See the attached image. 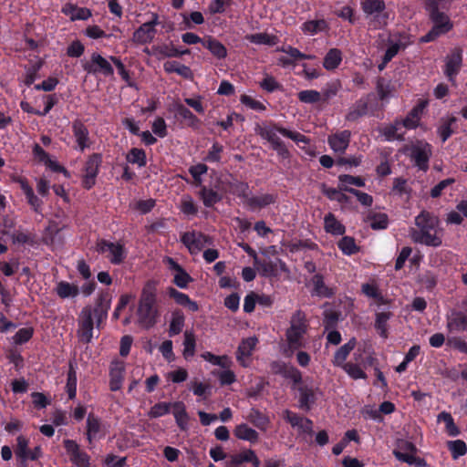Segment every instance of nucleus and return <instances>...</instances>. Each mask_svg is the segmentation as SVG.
I'll return each instance as SVG.
<instances>
[{"label": "nucleus", "mask_w": 467, "mask_h": 467, "mask_svg": "<svg viewBox=\"0 0 467 467\" xmlns=\"http://www.w3.org/2000/svg\"><path fill=\"white\" fill-rule=\"evenodd\" d=\"M156 32V29H151L148 25L142 24L134 31L132 41L140 45L150 43L155 37Z\"/></svg>", "instance_id": "5701e85b"}, {"label": "nucleus", "mask_w": 467, "mask_h": 467, "mask_svg": "<svg viewBox=\"0 0 467 467\" xmlns=\"http://www.w3.org/2000/svg\"><path fill=\"white\" fill-rule=\"evenodd\" d=\"M338 188L341 190V187H348V184L355 185L357 187H364L365 181L361 177L352 176L349 174H341L338 176Z\"/></svg>", "instance_id": "5fc2aeb1"}, {"label": "nucleus", "mask_w": 467, "mask_h": 467, "mask_svg": "<svg viewBox=\"0 0 467 467\" xmlns=\"http://www.w3.org/2000/svg\"><path fill=\"white\" fill-rule=\"evenodd\" d=\"M391 313L389 312H379L376 314L375 327L379 332V335L386 338L387 334V322L390 318Z\"/></svg>", "instance_id": "603ef678"}, {"label": "nucleus", "mask_w": 467, "mask_h": 467, "mask_svg": "<svg viewBox=\"0 0 467 467\" xmlns=\"http://www.w3.org/2000/svg\"><path fill=\"white\" fill-rule=\"evenodd\" d=\"M254 266H256L260 274L265 277L277 276L278 269L283 272L288 271L285 263L279 258H276L275 261L259 259V263H255Z\"/></svg>", "instance_id": "f3484780"}, {"label": "nucleus", "mask_w": 467, "mask_h": 467, "mask_svg": "<svg viewBox=\"0 0 467 467\" xmlns=\"http://www.w3.org/2000/svg\"><path fill=\"white\" fill-rule=\"evenodd\" d=\"M342 61V52L338 48H331L326 54L323 60V67L327 70L337 68Z\"/></svg>", "instance_id": "2f4dec72"}, {"label": "nucleus", "mask_w": 467, "mask_h": 467, "mask_svg": "<svg viewBox=\"0 0 467 467\" xmlns=\"http://www.w3.org/2000/svg\"><path fill=\"white\" fill-rule=\"evenodd\" d=\"M357 340L355 337L349 339V341L341 346L335 353L333 364L337 367H341L346 364V359L349 353L355 348Z\"/></svg>", "instance_id": "393cba45"}, {"label": "nucleus", "mask_w": 467, "mask_h": 467, "mask_svg": "<svg viewBox=\"0 0 467 467\" xmlns=\"http://www.w3.org/2000/svg\"><path fill=\"white\" fill-rule=\"evenodd\" d=\"M83 68L89 74L102 73L104 76H112L114 69L110 63L99 53H93L90 62H86Z\"/></svg>", "instance_id": "ddd939ff"}, {"label": "nucleus", "mask_w": 467, "mask_h": 467, "mask_svg": "<svg viewBox=\"0 0 467 467\" xmlns=\"http://www.w3.org/2000/svg\"><path fill=\"white\" fill-rule=\"evenodd\" d=\"M111 295L109 292H102L99 295L94 308H92V317L96 318V326L100 327V324L108 317V311L110 308Z\"/></svg>", "instance_id": "dca6fc26"}, {"label": "nucleus", "mask_w": 467, "mask_h": 467, "mask_svg": "<svg viewBox=\"0 0 467 467\" xmlns=\"http://www.w3.org/2000/svg\"><path fill=\"white\" fill-rule=\"evenodd\" d=\"M100 420L90 413L87 419V439L89 442L100 431Z\"/></svg>", "instance_id": "79ce46f5"}, {"label": "nucleus", "mask_w": 467, "mask_h": 467, "mask_svg": "<svg viewBox=\"0 0 467 467\" xmlns=\"http://www.w3.org/2000/svg\"><path fill=\"white\" fill-rule=\"evenodd\" d=\"M462 66V49L453 48L445 57V67L443 73L450 82L455 84L456 76L459 74Z\"/></svg>", "instance_id": "9d476101"}, {"label": "nucleus", "mask_w": 467, "mask_h": 467, "mask_svg": "<svg viewBox=\"0 0 467 467\" xmlns=\"http://www.w3.org/2000/svg\"><path fill=\"white\" fill-rule=\"evenodd\" d=\"M195 336L192 331L186 330L184 332V341H183V357L185 359H188L189 358H192L194 356L195 353Z\"/></svg>", "instance_id": "37998d69"}, {"label": "nucleus", "mask_w": 467, "mask_h": 467, "mask_svg": "<svg viewBox=\"0 0 467 467\" xmlns=\"http://www.w3.org/2000/svg\"><path fill=\"white\" fill-rule=\"evenodd\" d=\"M128 162L138 164L139 167H144L147 163L146 153L144 150L132 148L126 157Z\"/></svg>", "instance_id": "49530a36"}, {"label": "nucleus", "mask_w": 467, "mask_h": 467, "mask_svg": "<svg viewBox=\"0 0 467 467\" xmlns=\"http://www.w3.org/2000/svg\"><path fill=\"white\" fill-rule=\"evenodd\" d=\"M234 433L238 439L248 441L252 443L256 442L259 439L258 432L255 430L250 428L245 423L237 425L234 431Z\"/></svg>", "instance_id": "c85d7f7f"}, {"label": "nucleus", "mask_w": 467, "mask_h": 467, "mask_svg": "<svg viewBox=\"0 0 467 467\" xmlns=\"http://www.w3.org/2000/svg\"><path fill=\"white\" fill-rule=\"evenodd\" d=\"M199 194L205 207H212L222 200L221 195L217 192L208 189L205 186L202 187Z\"/></svg>", "instance_id": "58836bf2"}, {"label": "nucleus", "mask_w": 467, "mask_h": 467, "mask_svg": "<svg viewBox=\"0 0 467 467\" xmlns=\"http://www.w3.org/2000/svg\"><path fill=\"white\" fill-rule=\"evenodd\" d=\"M173 415L178 427L182 431H185L188 428L189 416L186 411V408L183 402L176 401L172 403Z\"/></svg>", "instance_id": "bb28decb"}, {"label": "nucleus", "mask_w": 467, "mask_h": 467, "mask_svg": "<svg viewBox=\"0 0 467 467\" xmlns=\"http://www.w3.org/2000/svg\"><path fill=\"white\" fill-rule=\"evenodd\" d=\"M125 366L123 362H112L109 368V389L119 390L124 380Z\"/></svg>", "instance_id": "6ab92c4d"}, {"label": "nucleus", "mask_w": 467, "mask_h": 467, "mask_svg": "<svg viewBox=\"0 0 467 467\" xmlns=\"http://www.w3.org/2000/svg\"><path fill=\"white\" fill-rule=\"evenodd\" d=\"M97 251L99 253L109 252L110 254L109 261L113 265H119L126 257L124 246L119 243H111L106 240H101L98 243Z\"/></svg>", "instance_id": "4468645a"}, {"label": "nucleus", "mask_w": 467, "mask_h": 467, "mask_svg": "<svg viewBox=\"0 0 467 467\" xmlns=\"http://www.w3.org/2000/svg\"><path fill=\"white\" fill-rule=\"evenodd\" d=\"M247 420L260 430L265 431L269 425L268 417L254 408L251 409L249 414L247 415Z\"/></svg>", "instance_id": "f704fd0d"}, {"label": "nucleus", "mask_w": 467, "mask_h": 467, "mask_svg": "<svg viewBox=\"0 0 467 467\" xmlns=\"http://www.w3.org/2000/svg\"><path fill=\"white\" fill-rule=\"evenodd\" d=\"M299 392V407L300 409L308 411L312 405L316 403V396L313 389L307 386H300Z\"/></svg>", "instance_id": "a878e982"}, {"label": "nucleus", "mask_w": 467, "mask_h": 467, "mask_svg": "<svg viewBox=\"0 0 467 467\" xmlns=\"http://www.w3.org/2000/svg\"><path fill=\"white\" fill-rule=\"evenodd\" d=\"M351 132L346 130L330 136L328 138V144L333 150L343 153L348 147Z\"/></svg>", "instance_id": "aec40b11"}, {"label": "nucleus", "mask_w": 467, "mask_h": 467, "mask_svg": "<svg viewBox=\"0 0 467 467\" xmlns=\"http://www.w3.org/2000/svg\"><path fill=\"white\" fill-rule=\"evenodd\" d=\"M393 454L397 460L402 462H406L409 465H415L416 467H425L427 465L426 461L424 459L416 457L415 453L412 452L393 451Z\"/></svg>", "instance_id": "473e14b6"}, {"label": "nucleus", "mask_w": 467, "mask_h": 467, "mask_svg": "<svg viewBox=\"0 0 467 467\" xmlns=\"http://www.w3.org/2000/svg\"><path fill=\"white\" fill-rule=\"evenodd\" d=\"M341 190L355 195L358 202L364 206H371L373 198L371 195L350 187H341Z\"/></svg>", "instance_id": "052dcab7"}, {"label": "nucleus", "mask_w": 467, "mask_h": 467, "mask_svg": "<svg viewBox=\"0 0 467 467\" xmlns=\"http://www.w3.org/2000/svg\"><path fill=\"white\" fill-rule=\"evenodd\" d=\"M66 389L68 394V398L70 400H73L77 394V374L72 366H70L69 370L67 372Z\"/></svg>", "instance_id": "13d9d810"}, {"label": "nucleus", "mask_w": 467, "mask_h": 467, "mask_svg": "<svg viewBox=\"0 0 467 467\" xmlns=\"http://www.w3.org/2000/svg\"><path fill=\"white\" fill-rule=\"evenodd\" d=\"M371 97L372 94H368L358 99L349 108L348 112L346 115V119L348 121H356L359 118L366 116L368 111V103Z\"/></svg>", "instance_id": "a211bd4d"}, {"label": "nucleus", "mask_w": 467, "mask_h": 467, "mask_svg": "<svg viewBox=\"0 0 467 467\" xmlns=\"http://www.w3.org/2000/svg\"><path fill=\"white\" fill-rule=\"evenodd\" d=\"M314 289L312 295H317L322 297H332L334 292L331 288L327 287L324 283V277L320 274H317L312 278Z\"/></svg>", "instance_id": "7c9ffc66"}, {"label": "nucleus", "mask_w": 467, "mask_h": 467, "mask_svg": "<svg viewBox=\"0 0 467 467\" xmlns=\"http://www.w3.org/2000/svg\"><path fill=\"white\" fill-rule=\"evenodd\" d=\"M185 317L183 312L176 309L171 313V318L169 326V336L173 337L180 334L184 327Z\"/></svg>", "instance_id": "cd10ccee"}, {"label": "nucleus", "mask_w": 467, "mask_h": 467, "mask_svg": "<svg viewBox=\"0 0 467 467\" xmlns=\"http://www.w3.org/2000/svg\"><path fill=\"white\" fill-rule=\"evenodd\" d=\"M343 369L354 379H366V373L357 364L347 362L341 366Z\"/></svg>", "instance_id": "680f3d73"}, {"label": "nucleus", "mask_w": 467, "mask_h": 467, "mask_svg": "<svg viewBox=\"0 0 467 467\" xmlns=\"http://www.w3.org/2000/svg\"><path fill=\"white\" fill-rule=\"evenodd\" d=\"M438 421H443L446 426V431L450 436L455 437L460 434L459 428L455 425L451 413L442 411L438 415Z\"/></svg>", "instance_id": "a18cd8bd"}, {"label": "nucleus", "mask_w": 467, "mask_h": 467, "mask_svg": "<svg viewBox=\"0 0 467 467\" xmlns=\"http://www.w3.org/2000/svg\"><path fill=\"white\" fill-rule=\"evenodd\" d=\"M64 448L69 455L70 461L78 467H89L90 457L87 452L81 451L79 445L73 440H64Z\"/></svg>", "instance_id": "f8f14e48"}, {"label": "nucleus", "mask_w": 467, "mask_h": 467, "mask_svg": "<svg viewBox=\"0 0 467 467\" xmlns=\"http://www.w3.org/2000/svg\"><path fill=\"white\" fill-rule=\"evenodd\" d=\"M34 335L32 327L20 328L13 337V341L16 345H22L29 341Z\"/></svg>", "instance_id": "bf43d9fd"}, {"label": "nucleus", "mask_w": 467, "mask_h": 467, "mask_svg": "<svg viewBox=\"0 0 467 467\" xmlns=\"http://www.w3.org/2000/svg\"><path fill=\"white\" fill-rule=\"evenodd\" d=\"M297 97L301 102L306 104H314L321 100V93L314 89L302 90Z\"/></svg>", "instance_id": "4d7b16f0"}, {"label": "nucleus", "mask_w": 467, "mask_h": 467, "mask_svg": "<svg viewBox=\"0 0 467 467\" xmlns=\"http://www.w3.org/2000/svg\"><path fill=\"white\" fill-rule=\"evenodd\" d=\"M192 281V277L184 270V268L175 273L173 276V284L180 288H186Z\"/></svg>", "instance_id": "0e129e2a"}, {"label": "nucleus", "mask_w": 467, "mask_h": 467, "mask_svg": "<svg viewBox=\"0 0 467 467\" xmlns=\"http://www.w3.org/2000/svg\"><path fill=\"white\" fill-rule=\"evenodd\" d=\"M426 10L429 13L430 19L433 23L431 29L420 38V42L428 43L435 40L440 36L446 34L452 28V23L450 17L437 8L435 0L426 2Z\"/></svg>", "instance_id": "20e7f679"}, {"label": "nucleus", "mask_w": 467, "mask_h": 467, "mask_svg": "<svg viewBox=\"0 0 467 467\" xmlns=\"http://www.w3.org/2000/svg\"><path fill=\"white\" fill-rule=\"evenodd\" d=\"M153 55L158 58L162 57H179V49L172 43L162 44L152 47Z\"/></svg>", "instance_id": "4c0bfd02"}, {"label": "nucleus", "mask_w": 467, "mask_h": 467, "mask_svg": "<svg viewBox=\"0 0 467 467\" xmlns=\"http://www.w3.org/2000/svg\"><path fill=\"white\" fill-rule=\"evenodd\" d=\"M176 115L187 121V125L198 129L200 127V119L185 106L179 104L175 108Z\"/></svg>", "instance_id": "72a5a7b5"}, {"label": "nucleus", "mask_w": 467, "mask_h": 467, "mask_svg": "<svg viewBox=\"0 0 467 467\" xmlns=\"http://www.w3.org/2000/svg\"><path fill=\"white\" fill-rule=\"evenodd\" d=\"M202 45L218 59L225 58L227 56L226 47L220 41L212 36L204 38V41H202Z\"/></svg>", "instance_id": "b1692460"}, {"label": "nucleus", "mask_w": 467, "mask_h": 467, "mask_svg": "<svg viewBox=\"0 0 467 467\" xmlns=\"http://www.w3.org/2000/svg\"><path fill=\"white\" fill-rule=\"evenodd\" d=\"M304 316L301 311L292 317L291 327L286 331V338L291 348H299L302 347L301 338L306 333V325L303 323Z\"/></svg>", "instance_id": "6e6552de"}, {"label": "nucleus", "mask_w": 467, "mask_h": 467, "mask_svg": "<svg viewBox=\"0 0 467 467\" xmlns=\"http://www.w3.org/2000/svg\"><path fill=\"white\" fill-rule=\"evenodd\" d=\"M256 343V337H248L244 339L237 349V359H240L242 357H249L252 354V351L254 350Z\"/></svg>", "instance_id": "de8ad7c7"}, {"label": "nucleus", "mask_w": 467, "mask_h": 467, "mask_svg": "<svg viewBox=\"0 0 467 467\" xmlns=\"http://www.w3.org/2000/svg\"><path fill=\"white\" fill-rule=\"evenodd\" d=\"M447 446L454 460L465 455L467 452L466 443L462 440L449 441Z\"/></svg>", "instance_id": "3c124183"}, {"label": "nucleus", "mask_w": 467, "mask_h": 467, "mask_svg": "<svg viewBox=\"0 0 467 467\" xmlns=\"http://www.w3.org/2000/svg\"><path fill=\"white\" fill-rule=\"evenodd\" d=\"M245 39L250 43L256 45L274 46L276 43V36H270L266 33H256L245 36Z\"/></svg>", "instance_id": "ea45409f"}, {"label": "nucleus", "mask_w": 467, "mask_h": 467, "mask_svg": "<svg viewBox=\"0 0 467 467\" xmlns=\"http://www.w3.org/2000/svg\"><path fill=\"white\" fill-rule=\"evenodd\" d=\"M126 457H118L115 454L109 453L104 459V465L107 467H126Z\"/></svg>", "instance_id": "774afa93"}, {"label": "nucleus", "mask_w": 467, "mask_h": 467, "mask_svg": "<svg viewBox=\"0 0 467 467\" xmlns=\"http://www.w3.org/2000/svg\"><path fill=\"white\" fill-rule=\"evenodd\" d=\"M181 242L188 248L192 254H196L206 245L213 244L212 237L196 231L184 233L181 237Z\"/></svg>", "instance_id": "0eeeda50"}, {"label": "nucleus", "mask_w": 467, "mask_h": 467, "mask_svg": "<svg viewBox=\"0 0 467 467\" xmlns=\"http://www.w3.org/2000/svg\"><path fill=\"white\" fill-rule=\"evenodd\" d=\"M340 88L341 83L337 79L327 83L326 87L322 89V92H320L321 100L325 103H327L331 99L337 96Z\"/></svg>", "instance_id": "c03bdc74"}, {"label": "nucleus", "mask_w": 467, "mask_h": 467, "mask_svg": "<svg viewBox=\"0 0 467 467\" xmlns=\"http://www.w3.org/2000/svg\"><path fill=\"white\" fill-rule=\"evenodd\" d=\"M17 444L15 449L16 455L22 460L23 462H26V456L28 453V441L26 437L20 435L16 439Z\"/></svg>", "instance_id": "69168bd1"}, {"label": "nucleus", "mask_w": 467, "mask_h": 467, "mask_svg": "<svg viewBox=\"0 0 467 467\" xmlns=\"http://www.w3.org/2000/svg\"><path fill=\"white\" fill-rule=\"evenodd\" d=\"M56 291L60 298L76 297L79 294L78 285L65 281L57 284Z\"/></svg>", "instance_id": "e433bc0d"}, {"label": "nucleus", "mask_w": 467, "mask_h": 467, "mask_svg": "<svg viewBox=\"0 0 467 467\" xmlns=\"http://www.w3.org/2000/svg\"><path fill=\"white\" fill-rule=\"evenodd\" d=\"M337 245L342 253L347 255H351L358 252V247L356 244L355 239L350 236L342 237Z\"/></svg>", "instance_id": "8fccbe9b"}, {"label": "nucleus", "mask_w": 467, "mask_h": 467, "mask_svg": "<svg viewBox=\"0 0 467 467\" xmlns=\"http://www.w3.org/2000/svg\"><path fill=\"white\" fill-rule=\"evenodd\" d=\"M277 200L276 194L265 193L261 196H249L246 204L252 209H263L270 204H274Z\"/></svg>", "instance_id": "4be33fe9"}, {"label": "nucleus", "mask_w": 467, "mask_h": 467, "mask_svg": "<svg viewBox=\"0 0 467 467\" xmlns=\"http://www.w3.org/2000/svg\"><path fill=\"white\" fill-rule=\"evenodd\" d=\"M440 220L432 213L421 211L415 217V224L419 230H413L411 238L415 243L422 244L428 246L438 247L442 244L441 238L437 234V228Z\"/></svg>", "instance_id": "f03ea898"}, {"label": "nucleus", "mask_w": 467, "mask_h": 467, "mask_svg": "<svg viewBox=\"0 0 467 467\" xmlns=\"http://www.w3.org/2000/svg\"><path fill=\"white\" fill-rule=\"evenodd\" d=\"M72 130L80 150L83 151L88 147V130L87 127L81 120L76 119L72 123Z\"/></svg>", "instance_id": "412c9836"}, {"label": "nucleus", "mask_w": 467, "mask_h": 467, "mask_svg": "<svg viewBox=\"0 0 467 467\" xmlns=\"http://www.w3.org/2000/svg\"><path fill=\"white\" fill-rule=\"evenodd\" d=\"M229 190L233 194L244 198L246 201L249 198V185L247 182L234 179L229 182Z\"/></svg>", "instance_id": "a19ab883"}, {"label": "nucleus", "mask_w": 467, "mask_h": 467, "mask_svg": "<svg viewBox=\"0 0 467 467\" xmlns=\"http://www.w3.org/2000/svg\"><path fill=\"white\" fill-rule=\"evenodd\" d=\"M94 321L92 307L85 306L79 316L78 336L84 343H89L93 337Z\"/></svg>", "instance_id": "9b49d317"}, {"label": "nucleus", "mask_w": 467, "mask_h": 467, "mask_svg": "<svg viewBox=\"0 0 467 467\" xmlns=\"http://www.w3.org/2000/svg\"><path fill=\"white\" fill-rule=\"evenodd\" d=\"M323 325L326 330L334 329L338 322L340 313L332 309L325 310Z\"/></svg>", "instance_id": "6e6d98bb"}, {"label": "nucleus", "mask_w": 467, "mask_h": 467, "mask_svg": "<svg viewBox=\"0 0 467 467\" xmlns=\"http://www.w3.org/2000/svg\"><path fill=\"white\" fill-rule=\"evenodd\" d=\"M284 419L293 427L296 428L299 434L313 435V421L302 417L289 410L284 411Z\"/></svg>", "instance_id": "2eb2a0df"}, {"label": "nucleus", "mask_w": 467, "mask_h": 467, "mask_svg": "<svg viewBox=\"0 0 467 467\" xmlns=\"http://www.w3.org/2000/svg\"><path fill=\"white\" fill-rule=\"evenodd\" d=\"M255 132L263 140H267L271 144L272 149L275 150L277 154L281 156L283 159L289 158L290 152L287 150L285 143L283 142V140L279 138L278 133L286 138L291 139L296 142H303L305 144H307L309 142V140L305 135L280 127L276 123L257 125L255 128Z\"/></svg>", "instance_id": "f257e3e1"}, {"label": "nucleus", "mask_w": 467, "mask_h": 467, "mask_svg": "<svg viewBox=\"0 0 467 467\" xmlns=\"http://www.w3.org/2000/svg\"><path fill=\"white\" fill-rule=\"evenodd\" d=\"M171 408H172L171 403L158 402L150 408L149 415L151 418H159V417H161V416L169 413L171 410Z\"/></svg>", "instance_id": "e2e57ef3"}, {"label": "nucleus", "mask_w": 467, "mask_h": 467, "mask_svg": "<svg viewBox=\"0 0 467 467\" xmlns=\"http://www.w3.org/2000/svg\"><path fill=\"white\" fill-rule=\"evenodd\" d=\"M102 162L100 153H93L88 157L84 167V175L82 177V186L89 190L96 184V178Z\"/></svg>", "instance_id": "1a4fd4ad"}, {"label": "nucleus", "mask_w": 467, "mask_h": 467, "mask_svg": "<svg viewBox=\"0 0 467 467\" xmlns=\"http://www.w3.org/2000/svg\"><path fill=\"white\" fill-rule=\"evenodd\" d=\"M324 224L326 232L334 235H343L346 232V227L331 213L325 216Z\"/></svg>", "instance_id": "c756f323"}, {"label": "nucleus", "mask_w": 467, "mask_h": 467, "mask_svg": "<svg viewBox=\"0 0 467 467\" xmlns=\"http://www.w3.org/2000/svg\"><path fill=\"white\" fill-rule=\"evenodd\" d=\"M361 9L374 28H381L387 25L389 14L385 12L386 5L383 0H363Z\"/></svg>", "instance_id": "39448f33"}, {"label": "nucleus", "mask_w": 467, "mask_h": 467, "mask_svg": "<svg viewBox=\"0 0 467 467\" xmlns=\"http://www.w3.org/2000/svg\"><path fill=\"white\" fill-rule=\"evenodd\" d=\"M156 300L155 286L147 284L142 289L137 310L138 322L146 329H150L157 323L159 311Z\"/></svg>", "instance_id": "7ed1b4c3"}, {"label": "nucleus", "mask_w": 467, "mask_h": 467, "mask_svg": "<svg viewBox=\"0 0 467 467\" xmlns=\"http://www.w3.org/2000/svg\"><path fill=\"white\" fill-rule=\"evenodd\" d=\"M260 87L267 92L283 90V86L272 76L267 75L261 82Z\"/></svg>", "instance_id": "338daca9"}, {"label": "nucleus", "mask_w": 467, "mask_h": 467, "mask_svg": "<svg viewBox=\"0 0 467 467\" xmlns=\"http://www.w3.org/2000/svg\"><path fill=\"white\" fill-rule=\"evenodd\" d=\"M368 220L370 221V227L373 230H383L388 227L389 217L386 213L368 214Z\"/></svg>", "instance_id": "09e8293b"}, {"label": "nucleus", "mask_w": 467, "mask_h": 467, "mask_svg": "<svg viewBox=\"0 0 467 467\" xmlns=\"http://www.w3.org/2000/svg\"><path fill=\"white\" fill-rule=\"evenodd\" d=\"M327 28V24L324 19L310 20L303 25V31L311 35L322 32Z\"/></svg>", "instance_id": "864d4df0"}, {"label": "nucleus", "mask_w": 467, "mask_h": 467, "mask_svg": "<svg viewBox=\"0 0 467 467\" xmlns=\"http://www.w3.org/2000/svg\"><path fill=\"white\" fill-rule=\"evenodd\" d=\"M321 190L324 195H326L331 201H337L339 203H348L350 198L342 192V190L328 188L325 183H322Z\"/></svg>", "instance_id": "c9c22d12"}, {"label": "nucleus", "mask_w": 467, "mask_h": 467, "mask_svg": "<svg viewBox=\"0 0 467 467\" xmlns=\"http://www.w3.org/2000/svg\"><path fill=\"white\" fill-rule=\"evenodd\" d=\"M404 152L414 161L419 170L427 171L432 155L431 145L424 140H417L410 146H405Z\"/></svg>", "instance_id": "423d86ee"}]
</instances>
